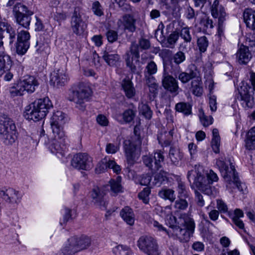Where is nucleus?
<instances>
[{
  "mask_svg": "<svg viewBox=\"0 0 255 255\" xmlns=\"http://www.w3.org/2000/svg\"><path fill=\"white\" fill-rule=\"evenodd\" d=\"M187 178L190 182L193 180L196 187L204 194L215 197L217 194L216 189L211 186L210 181L205 176L203 167L195 165L194 169L189 171Z\"/></svg>",
  "mask_w": 255,
  "mask_h": 255,
  "instance_id": "obj_1",
  "label": "nucleus"
},
{
  "mask_svg": "<svg viewBox=\"0 0 255 255\" xmlns=\"http://www.w3.org/2000/svg\"><path fill=\"white\" fill-rule=\"evenodd\" d=\"M230 166L228 163L221 159L217 160L216 165L218 167L225 181L227 182L226 186L228 188H234L232 184L235 185L238 190L245 193L247 191V186L245 184L242 183L239 179L237 173L236 172L235 166L229 161Z\"/></svg>",
  "mask_w": 255,
  "mask_h": 255,
  "instance_id": "obj_2",
  "label": "nucleus"
},
{
  "mask_svg": "<svg viewBox=\"0 0 255 255\" xmlns=\"http://www.w3.org/2000/svg\"><path fill=\"white\" fill-rule=\"evenodd\" d=\"M0 138L6 145L14 143L17 138L16 128L13 121L0 113Z\"/></svg>",
  "mask_w": 255,
  "mask_h": 255,
  "instance_id": "obj_3",
  "label": "nucleus"
},
{
  "mask_svg": "<svg viewBox=\"0 0 255 255\" xmlns=\"http://www.w3.org/2000/svg\"><path fill=\"white\" fill-rule=\"evenodd\" d=\"M150 47L149 41L145 38L140 39L138 44L135 42L131 43L129 50L126 52L125 55L126 65L129 68L131 72L135 73L136 71V67L133 61V59L137 61L139 58V47L142 50H146Z\"/></svg>",
  "mask_w": 255,
  "mask_h": 255,
  "instance_id": "obj_4",
  "label": "nucleus"
},
{
  "mask_svg": "<svg viewBox=\"0 0 255 255\" xmlns=\"http://www.w3.org/2000/svg\"><path fill=\"white\" fill-rule=\"evenodd\" d=\"M141 141L139 136H135L132 140L126 139L124 142V147L127 160L128 164L132 165L138 158L140 152Z\"/></svg>",
  "mask_w": 255,
  "mask_h": 255,
  "instance_id": "obj_5",
  "label": "nucleus"
},
{
  "mask_svg": "<svg viewBox=\"0 0 255 255\" xmlns=\"http://www.w3.org/2000/svg\"><path fill=\"white\" fill-rule=\"evenodd\" d=\"M37 85L38 82L34 77L28 76L20 81L16 87H11L9 92L13 96L30 94L35 91V87Z\"/></svg>",
  "mask_w": 255,
  "mask_h": 255,
  "instance_id": "obj_6",
  "label": "nucleus"
},
{
  "mask_svg": "<svg viewBox=\"0 0 255 255\" xmlns=\"http://www.w3.org/2000/svg\"><path fill=\"white\" fill-rule=\"evenodd\" d=\"M82 15L81 8L75 7L71 17L70 26L73 32L78 35H82L87 28V24Z\"/></svg>",
  "mask_w": 255,
  "mask_h": 255,
  "instance_id": "obj_7",
  "label": "nucleus"
},
{
  "mask_svg": "<svg viewBox=\"0 0 255 255\" xmlns=\"http://www.w3.org/2000/svg\"><path fill=\"white\" fill-rule=\"evenodd\" d=\"M67 121L66 115L62 111H57L53 113L50 121L53 134H56L59 137H64L65 133L63 126Z\"/></svg>",
  "mask_w": 255,
  "mask_h": 255,
  "instance_id": "obj_8",
  "label": "nucleus"
},
{
  "mask_svg": "<svg viewBox=\"0 0 255 255\" xmlns=\"http://www.w3.org/2000/svg\"><path fill=\"white\" fill-rule=\"evenodd\" d=\"M54 135V137L50 139L47 135L41 134L39 142L45 145L52 153H61L65 147L64 137H59L56 134Z\"/></svg>",
  "mask_w": 255,
  "mask_h": 255,
  "instance_id": "obj_9",
  "label": "nucleus"
},
{
  "mask_svg": "<svg viewBox=\"0 0 255 255\" xmlns=\"http://www.w3.org/2000/svg\"><path fill=\"white\" fill-rule=\"evenodd\" d=\"M13 12L16 22L26 28H28L31 21L30 16L33 14V12L28 10L26 6L20 3L14 5Z\"/></svg>",
  "mask_w": 255,
  "mask_h": 255,
  "instance_id": "obj_10",
  "label": "nucleus"
},
{
  "mask_svg": "<svg viewBox=\"0 0 255 255\" xmlns=\"http://www.w3.org/2000/svg\"><path fill=\"white\" fill-rule=\"evenodd\" d=\"M139 249L147 255H159L158 245L151 237L142 236L137 241Z\"/></svg>",
  "mask_w": 255,
  "mask_h": 255,
  "instance_id": "obj_11",
  "label": "nucleus"
},
{
  "mask_svg": "<svg viewBox=\"0 0 255 255\" xmlns=\"http://www.w3.org/2000/svg\"><path fill=\"white\" fill-rule=\"evenodd\" d=\"M71 164L76 169L85 170H89L93 166L92 157L85 153H79L74 155Z\"/></svg>",
  "mask_w": 255,
  "mask_h": 255,
  "instance_id": "obj_12",
  "label": "nucleus"
},
{
  "mask_svg": "<svg viewBox=\"0 0 255 255\" xmlns=\"http://www.w3.org/2000/svg\"><path fill=\"white\" fill-rule=\"evenodd\" d=\"M164 157L160 150L157 151L154 155H145L142 157L144 164L148 167L152 171L158 170L161 167V164L163 162Z\"/></svg>",
  "mask_w": 255,
  "mask_h": 255,
  "instance_id": "obj_13",
  "label": "nucleus"
},
{
  "mask_svg": "<svg viewBox=\"0 0 255 255\" xmlns=\"http://www.w3.org/2000/svg\"><path fill=\"white\" fill-rule=\"evenodd\" d=\"M23 116L26 120L34 122L39 121L46 117L45 113L33 102L25 107Z\"/></svg>",
  "mask_w": 255,
  "mask_h": 255,
  "instance_id": "obj_14",
  "label": "nucleus"
},
{
  "mask_svg": "<svg viewBox=\"0 0 255 255\" xmlns=\"http://www.w3.org/2000/svg\"><path fill=\"white\" fill-rule=\"evenodd\" d=\"M0 196L7 203L14 207L20 202L22 194L13 188H8L0 191Z\"/></svg>",
  "mask_w": 255,
  "mask_h": 255,
  "instance_id": "obj_15",
  "label": "nucleus"
},
{
  "mask_svg": "<svg viewBox=\"0 0 255 255\" xmlns=\"http://www.w3.org/2000/svg\"><path fill=\"white\" fill-rule=\"evenodd\" d=\"M16 33L14 29L8 23L0 21V47L3 46V38H7L9 43L11 44L15 39Z\"/></svg>",
  "mask_w": 255,
  "mask_h": 255,
  "instance_id": "obj_16",
  "label": "nucleus"
},
{
  "mask_svg": "<svg viewBox=\"0 0 255 255\" xmlns=\"http://www.w3.org/2000/svg\"><path fill=\"white\" fill-rule=\"evenodd\" d=\"M136 19L130 14H126L117 21V26L119 29L128 30L130 32L135 31Z\"/></svg>",
  "mask_w": 255,
  "mask_h": 255,
  "instance_id": "obj_17",
  "label": "nucleus"
},
{
  "mask_svg": "<svg viewBox=\"0 0 255 255\" xmlns=\"http://www.w3.org/2000/svg\"><path fill=\"white\" fill-rule=\"evenodd\" d=\"M68 76L63 68L55 70L51 76L50 82L55 87L64 86L68 81Z\"/></svg>",
  "mask_w": 255,
  "mask_h": 255,
  "instance_id": "obj_18",
  "label": "nucleus"
},
{
  "mask_svg": "<svg viewBox=\"0 0 255 255\" xmlns=\"http://www.w3.org/2000/svg\"><path fill=\"white\" fill-rule=\"evenodd\" d=\"M250 81L253 87L249 86L247 84L242 83L238 88L240 96H253L255 94V73H250Z\"/></svg>",
  "mask_w": 255,
  "mask_h": 255,
  "instance_id": "obj_19",
  "label": "nucleus"
},
{
  "mask_svg": "<svg viewBox=\"0 0 255 255\" xmlns=\"http://www.w3.org/2000/svg\"><path fill=\"white\" fill-rule=\"evenodd\" d=\"M162 82L163 87L171 93H176L179 89L177 80L165 72L163 74Z\"/></svg>",
  "mask_w": 255,
  "mask_h": 255,
  "instance_id": "obj_20",
  "label": "nucleus"
},
{
  "mask_svg": "<svg viewBox=\"0 0 255 255\" xmlns=\"http://www.w3.org/2000/svg\"><path fill=\"white\" fill-rule=\"evenodd\" d=\"M90 196L95 204L101 208L106 209L107 203L104 199V193L98 187H95L92 189Z\"/></svg>",
  "mask_w": 255,
  "mask_h": 255,
  "instance_id": "obj_21",
  "label": "nucleus"
},
{
  "mask_svg": "<svg viewBox=\"0 0 255 255\" xmlns=\"http://www.w3.org/2000/svg\"><path fill=\"white\" fill-rule=\"evenodd\" d=\"M176 225L177 227L180 228H186L192 233L194 231V222L186 214H181L177 219L176 218Z\"/></svg>",
  "mask_w": 255,
  "mask_h": 255,
  "instance_id": "obj_22",
  "label": "nucleus"
},
{
  "mask_svg": "<svg viewBox=\"0 0 255 255\" xmlns=\"http://www.w3.org/2000/svg\"><path fill=\"white\" fill-rule=\"evenodd\" d=\"M192 234L186 228L175 227L173 230V236L175 237L181 242H187L190 238V234Z\"/></svg>",
  "mask_w": 255,
  "mask_h": 255,
  "instance_id": "obj_23",
  "label": "nucleus"
},
{
  "mask_svg": "<svg viewBox=\"0 0 255 255\" xmlns=\"http://www.w3.org/2000/svg\"><path fill=\"white\" fill-rule=\"evenodd\" d=\"M237 59L241 64L248 63L252 58V54L247 46L242 45L236 54Z\"/></svg>",
  "mask_w": 255,
  "mask_h": 255,
  "instance_id": "obj_24",
  "label": "nucleus"
},
{
  "mask_svg": "<svg viewBox=\"0 0 255 255\" xmlns=\"http://www.w3.org/2000/svg\"><path fill=\"white\" fill-rule=\"evenodd\" d=\"M10 57L5 53H0V77L8 71L12 66Z\"/></svg>",
  "mask_w": 255,
  "mask_h": 255,
  "instance_id": "obj_25",
  "label": "nucleus"
},
{
  "mask_svg": "<svg viewBox=\"0 0 255 255\" xmlns=\"http://www.w3.org/2000/svg\"><path fill=\"white\" fill-rule=\"evenodd\" d=\"M80 251L77 245L76 237L69 239L65 246L62 249V253L66 255H72Z\"/></svg>",
  "mask_w": 255,
  "mask_h": 255,
  "instance_id": "obj_26",
  "label": "nucleus"
},
{
  "mask_svg": "<svg viewBox=\"0 0 255 255\" xmlns=\"http://www.w3.org/2000/svg\"><path fill=\"white\" fill-rule=\"evenodd\" d=\"M211 13L214 18H218V20L226 19L225 9L218 0H215L211 6Z\"/></svg>",
  "mask_w": 255,
  "mask_h": 255,
  "instance_id": "obj_27",
  "label": "nucleus"
},
{
  "mask_svg": "<svg viewBox=\"0 0 255 255\" xmlns=\"http://www.w3.org/2000/svg\"><path fill=\"white\" fill-rule=\"evenodd\" d=\"M243 18L246 25L252 30H255V10L247 8L243 13Z\"/></svg>",
  "mask_w": 255,
  "mask_h": 255,
  "instance_id": "obj_28",
  "label": "nucleus"
},
{
  "mask_svg": "<svg viewBox=\"0 0 255 255\" xmlns=\"http://www.w3.org/2000/svg\"><path fill=\"white\" fill-rule=\"evenodd\" d=\"M71 94L74 96L79 95L89 96L93 94L91 88L88 85L84 84H80L74 85L70 89Z\"/></svg>",
  "mask_w": 255,
  "mask_h": 255,
  "instance_id": "obj_29",
  "label": "nucleus"
},
{
  "mask_svg": "<svg viewBox=\"0 0 255 255\" xmlns=\"http://www.w3.org/2000/svg\"><path fill=\"white\" fill-rule=\"evenodd\" d=\"M33 103L47 115L49 110L53 107L51 101L48 97H44L42 98L38 99L33 102Z\"/></svg>",
  "mask_w": 255,
  "mask_h": 255,
  "instance_id": "obj_30",
  "label": "nucleus"
},
{
  "mask_svg": "<svg viewBox=\"0 0 255 255\" xmlns=\"http://www.w3.org/2000/svg\"><path fill=\"white\" fill-rule=\"evenodd\" d=\"M157 71V67L155 63L152 61H150L147 64L144 71V76L145 80L152 81L154 80L153 75L155 74Z\"/></svg>",
  "mask_w": 255,
  "mask_h": 255,
  "instance_id": "obj_31",
  "label": "nucleus"
},
{
  "mask_svg": "<svg viewBox=\"0 0 255 255\" xmlns=\"http://www.w3.org/2000/svg\"><path fill=\"white\" fill-rule=\"evenodd\" d=\"M120 215L128 225L130 226L133 225L134 222V214L130 208L128 206L124 208L121 211Z\"/></svg>",
  "mask_w": 255,
  "mask_h": 255,
  "instance_id": "obj_32",
  "label": "nucleus"
},
{
  "mask_svg": "<svg viewBox=\"0 0 255 255\" xmlns=\"http://www.w3.org/2000/svg\"><path fill=\"white\" fill-rule=\"evenodd\" d=\"M121 177L118 176L116 179H111L109 182L110 186V191L113 196L123 192V187L121 185Z\"/></svg>",
  "mask_w": 255,
  "mask_h": 255,
  "instance_id": "obj_33",
  "label": "nucleus"
},
{
  "mask_svg": "<svg viewBox=\"0 0 255 255\" xmlns=\"http://www.w3.org/2000/svg\"><path fill=\"white\" fill-rule=\"evenodd\" d=\"M103 58L108 65L114 66L119 61L120 56L117 54L111 53V51L106 48L103 53Z\"/></svg>",
  "mask_w": 255,
  "mask_h": 255,
  "instance_id": "obj_34",
  "label": "nucleus"
},
{
  "mask_svg": "<svg viewBox=\"0 0 255 255\" xmlns=\"http://www.w3.org/2000/svg\"><path fill=\"white\" fill-rule=\"evenodd\" d=\"M159 196L164 200H168L173 202L175 200V191L172 189L164 188L158 192Z\"/></svg>",
  "mask_w": 255,
  "mask_h": 255,
  "instance_id": "obj_35",
  "label": "nucleus"
},
{
  "mask_svg": "<svg viewBox=\"0 0 255 255\" xmlns=\"http://www.w3.org/2000/svg\"><path fill=\"white\" fill-rule=\"evenodd\" d=\"M212 134L213 138L211 142L212 147L214 152L218 153L220 152V137L218 129L214 128L212 130Z\"/></svg>",
  "mask_w": 255,
  "mask_h": 255,
  "instance_id": "obj_36",
  "label": "nucleus"
},
{
  "mask_svg": "<svg viewBox=\"0 0 255 255\" xmlns=\"http://www.w3.org/2000/svg\"><path fill=\"white\" fill-rule=\"evenodd\" d=\"M76 242L79 251H81L91 246V239L87 236H83L79 238L76 237Z\"/></svg>",
  "mask_w": 255,
  "mask_h": 255,
  "instance_id": "obj_37",
  "label": "nucleus"
},
{
  "mask_svg": "<svg viewBox=\"0 0 255 255\" xmlns=\"http://www.w3.org/2000/svg\"><path fill=\"white\" fill-rule=\"evenodd\" d=\"M122 87L127 96H134L135 90L131 81L129 79H124L122 83Z\"/></svg>",
  "mask_w": 255,
  "mask_h": 255,
  "instance_id": "obj_38",
  "label": "nucleus"
},
{
  "mask_svg": "<svg viewBox=\"0 0 255 255\" xmlns=\"http://www.w3.org/2000/svg\"><path fill=\"white\" fill-rule=\"evenodd\" d=\"M36 48V52L43 56H46L50 53V47L47 43L37 41Z\"/></svg>",
  "mask_w": 255,
  "mask_h": 255,
  "instance_id": "obj_39",
  "label": "nucleus"
},
{
  "mask_svg": "<svg viewBox=\"0 0 255 255\" xmlns=\"http://www.w3.org/2000/svg\"><path fill=\"white\" fill-rule=\"evenodd\" d=\"M213 73V71L211 69H210L209 71L206 70L205 71V78L206 79L205 84L206 86L208 87L210 94L212 93V91L215 85L212 78Z\"/></svg>",
  "mask_w": 255,
  "mask_h": 255,
  "instance_id": "obj_40",
  "label": "nucleus"
},
{
  "mask_svg": "<svg viewBox=\"0 0 255 255\" xmlns=\"http://www.w3.org/2000/svg\"><path fill=\"white\" fill-rule=\"evenodd\" d=\"M171 60L177 65L176 69L177 72H179L180 70L179 65L185 61L186 56L184 52L179 51L173 55Z\"/></svg>",
  "mask_w": 255,
  "mask_h": 255,
  "instance_id": "obj_41",
  "label": "nucleus"
},
{
  "mask_svg": "<svg viewBox=\"0 0 255 255\" xmlns=\"http://www.w3.org/2000/svg\"><path fill=\"white\" fill-rule=\"evenodd\" d=\"M246 146L249 149H255V127L252 128L248 133Z\"/></svg>",
  "mask_w": 255,
  "mask_h": 255,
  "instance_id": "obj_42",
  "label": "nucleus"
},
{
  "mask_svg": "<svg viewBox=\"0 0 255 255\" xmlns=\"http://www.w3.org/2000/svg\"><path fill=\"white\" fill-rule=\"evenodd\" d=\"M177 191L178 198H187L189 196L185 184L181 180L178 181Z\"/></svg>",
  "mask_w": 255,
  "mask_h": 255,
  "instance_id": "obj_43",
  "label": "nucleus"
},
{
  "mask_svg": "<svg viewBox=\"0 0 255 255\" xmlns=\"http://www.w3.org/2000/svg\"><path fill=\"white\" fill-rule=\"evenodd\" d=\"M179 38V34L176 32L171 33L167 38L166 42L165 43V47L173 49Z\"/></svg>",
  "mask_w": 255,
  "mask_h": 255,
  "instance_id": "obj_44",
  "label": "nucleus"
},
{
  "mask_svg": "<svg viewBox=\"0 0 255 255\" xmlns=\"http://www.w3.org/2000/svg\"><path fill=\"white\" fill-rule=\"evenodd\" d=\"M169 156L173 163H175L181 160L183 157V153L178 149L171 147Z\"/></svg>",
  "mask_w": 255,
  "mask_h": 255,
  "instance_id": "obj_45",
  "label": "nucleus"
},
{
  "mask_svg": "<svg viewBox=\"0 0 255 255\" xmlns=\"http://www.w3.org/2000/svg\"><path fill=\"white\" fill-rule=\"evenodd\" d=\"M186 199V198H178V199L175 201L173 207L176 211L184 210L187 208L188 203Z\"/></svg>",
  "mask_w": 255,
  "mask_h": 255,
  "instance_id": "obj_46",
  "label": "nucleus"
},
{
  "mask_svg": "<svg viewBox=\"0 0 255 255\" xmlns=\"http://www.w3.org/2000/svg\"><path fill=\"white\" fill-rule=\"evenodd\" d=\"M175 109L177 111L183 113L185 115H189L191 113V107L186 103H178L176 105Z\"/></svg>",
  "mask_w": 255,
  "mask_h": 255,
  "instance_id": "obj_47",
  "label": "nucleus"
},
{
  "mask_svg": "<svg viewBox=\"0 0 255 255\" xmlns=\"http://www.w3.org/2000/svg\"><path fill=\"white\" fill-rule=\"evenodd\" d=\"M166 178V173L162 170L155 174L154 177V181L152 184L155 186H159Z\"/></svg>",
  "mask_w": 255,
  "mask_h": 255,
  "instance_id": "obj_48",
  "label": "nucleus"
},
{
  "mask_svg": "<svg viewBox=\"0 0 255 255\" xmlns=\"http://www.w3.org/2000/svg\"><path fill=\"white\" fill-rule=\"evenodd\" d=\"M29 43H23L17 41L16 45V52L19 55H24L29 47Z\"/></svg>",
  "mask_w": 255,
  "mask_h": 255,
  "instance_id": "obj_49",
  "label": "nucleus"
},
{
  "mask_svg": "<svg viewBox=\"0 0 255 255\" xmlns=\"http://www.w3.org/2000/svg\"><path fill=\"white\" fill-rule=\"evenodd\" d=\"M139 112L141 113L145 118L148 119H150L152 117V111L150 108L146 104H141L139 106Z\"/></svg>",
  "mask_w": 255,
  "mask_h": 255,
  "instance_id": "obj_50",
  "label": "nucleus"
},
{
  "mask_svg": "<svg viewBox=\"0 0 255 255\" xmlns=\"http://www.w3.org/2000/svg\"><path fill=\"white\" fill-rule=\"evenodd\" d=\"M83 97H69L68 100L70 101L74 102L76 107L80 110H84L85 108L84 100Z\"/></svg>",
  "mask_w": 255,
  "mask_h": 255,
  "instance_id": "obj_51",
  "label": "nucleus"
},
{
  "mask_svg": "<svg viewBox=\"0 0 255 255\" xmlns=\"http://www.w3.org/2000/svg\"><path fill=\"white\" fill-rule=\"evenodd\" d=\"M238 99L242 102L243 106L252 108L254 105V97H238Z\"/></svg>",
  "mask_w": 255,
  "mask_h": 255,
  "instance_id": "obj_52",
  "label": "nucleus"
},
{
  "mask_svg": "<svg viewBox=\"0 0 255 255\" xmlns=\"http://www.w3.org/2000/svg\"><path fill=\"white\" fill-rule=\"evenodd\" d=\"M197 45L201 52H204L208 46V41L205 36H201L197 40Z\"/></svg>",
  "mask_w": 255,
  "mask_h": 255,
  "instance_id": "obj_53",
  "label": "nucleus"
},
{
  "mask_svg": "<svg viewBox=\"0 0 255 255\" xmlns=\"http://www.w3.org/2000/svg\"><path fill=\"white\" fill-rule=\"evenodd\" d=\"M180 37L186 42H191L192 36L190 34L189 28L185 27L181 29L180 32Z\"/></svg>",
  "mask_w": 255,
  "mask_h": 255,
  "instance_id": "obj_54",
  "label": "nucleus"
},
{
  "mask_svg": "<svg viewBox=\"0 0 255 255\" xmlns=\"http://www.w3.org/2000/svg\"><path fill=\"white\" fill-rule=\"evenodd\" d=\"M30 34L27 31L21 30L17 34V41L29 43Z\"/></svg>",
  "mask_w": 255,
  "mask_h": 255,
  "instance_id": "obj_55",
  "label": "nucleus"
},
{
  "mask_svg": "<svg viewBox=\"0 0 255 255\" xmlns=\"http://www.w3.org/2000/svg\"><path fill=\"white\" fill-rule=\"evenodd\" d=\"M150 190L149 188L145 187L138 194V198L141 200L144 203L148 204L149 202V195Z\"/></svg>",
  "mask_w": 255,
  "mask_h": 255,
  "instance_id": "obj_56",
  "label": "nucleus"
},
{
  "mask_svg": "<svg viewBox=\"0 0 255 255\" xmlns=\"http://www.w3.org/2000/svg\"><path fill=\"white\" fill-rule=\"evenodd\" d=\"M92 9L94 13L98 16H101L104 14L102 5L98 1L93 2Z\"/></svg>",
  "mask_w": 255,
  "mask_h": 255,
  "instance_id": "obj_57",
  "label": "nucleus"
},
{
  "mask_svg": "<svg viewBox=\"0 0 255 255\" xmlns=\"http://www.w3.org/2000/svg\"><path fill=\"white\" fill-rule=\"evenodd\" d=\"M135 117V113L132 110H127L123 114V119L125 122L130 123Z\"/></svg>",
  "mask_w": 255,
  "mask_h": 255,
  "instance_id": "obj_58",
  "label": "nucleus"
},
{
  "mask_svg": "<svg viewBox=\"0 0 255 255\" xmlns=\"http://www.w3.org/2000/svg\"><path fill=\"white\" fill-rule=\"evenodd\" d=\"M199 118L202 124L204 127H208L213 124V118L212 116H207L202 113L200 115Z\"/></svg>",
  "mask_w": 255,
  "mask_h": 255,
  "instance_id": "obj_59",
  "label": "nucleus"
},
{
  "mask_svg": "<svg viewBox=\"0 0 255 255\" xmlns=\"http://www.w3.org/2000/svg\"><path fill=\"white\" fill-rule=\"evenodd\" d=\"M212 19L209 18L202 19L201 20V24L203 26L204 30L208 31L212 29L214 27Z\"/></svg>",
  "mask_w": 255,
  "mask_h": 255,
  "instance_id": "obj_60",
  "label": "nucleus"
},
{
  "mask_svg": "<svg viewBox=\"0 0 255 255\" xmlns=\"http://www.w3.org/2000/svg\"><path fill=\"white\" fill-rule=\"evenodd\" d=\"M217 208L218 211L221 213H226L228 211L227 204L221 199L217 200Z\"/></svg>",
  "mask_w": 255,
  "mask_h": 255,
  "instance_id": "obj_61",
  "label": "nucleus"
},
{
  "mask_svg": "<svg viewBox=\"0 0 255 255\" xmlns=\"http://www.w3.org/2000/svg\"><path fill=\"white\" fill-rule=\"evenodd\" d=\"M108 169H112L114 172L119 174L121 171V168L120 165L117 164L116 162L113 160H109L107 161Z\"/></svg>",
  "mask_w": 255,
  "mask_h": 255,
  "instance_id": "obj_62",
  "label": "nucleus"
},
{
  "mask_svg": "<svg viewBox=\"0 0 255 255\" xmlns=\"http://www.w3.org/2000/svg\"><path fill=\"white\" fill-rule=\"evenodd\" d=\"M106 36L109 42L113 43L118 39V34L115 30H109L106 33Z\"/></svg>",
  "mask_w": 255,
  "mask_h": 255,
  "instance_id": "obj_63",
  "label": "nucleus"
},
{
  "mask_svg": "<svg viewBox=\"0 0 255 255\" xmlns=\"http://www.w3.org/2000/svg\"><path fill=\"white\" fill-rule=\"evenodd\" d=\"M187 74H188L189 77H190L191 79H192L196 77H198L199 76V71L197 69L196 66L194 64H192L190 65L189 72H187Z\"/></svg>",
  "mask_w": 255,
  "mask_h": 255,
  "instance_id": "obj_64",
  "label": "nucleus"
}]
</instances>
